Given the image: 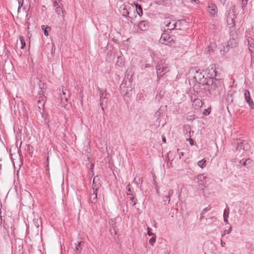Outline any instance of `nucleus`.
<instances>
[{
  "instance_id": "nucleus-51",
  "label": "nucleus",
  "mask_w": 254,
  "mask_h": 254,
  "mask_svg": "<svg viewBox=\"0 0 254 254\" xmlns=\"http://www.w3.org/2000/svg\"><path fill=\"white\" fill-rule=\"evenodd\" d=\"M179 153L180 158H181V156H183L184 155V153L183 152H181Z\"/></svg>"
},
{
  "instance_id": "nucleus-37",
  "label": "nucleus",
  "mask_w": 254,
  "mask_h": 254,
  "mask_svg": "<svg viewBox=\"0 0 254 254\" xmlns=\"http://www.w3.org/2000/svg\"><path fill=\"white\" fill-rule=\"evenodd\" d=\"M248 0H242V8L244 9L248 4Z\"/></svg>"
},
{
  "instance_id": "nucleus-27",
  "label": "nucleus",
  "mask_w": 254,
  "mask_h": 254,
  "mask_svg": "<svg viewBox=\"0 0 254 254\" xmlns=\"http://www.w3.org/2000/svg\"><path fill=\"white\" fill-rule=\"evenodd\" d=\"M136 10L139 16H141L142 15L143 12L142 7L140 4H137L136 5Z\"/></svg>"
},
{
  "instance_id": "nucleus-48",
  "label": "nucleus",
  "mask_w": 254,
  "mask_h": 254,
  "mask_svg": "<svg viewBox=\"0 0 254 254\" xmlns=\"http://www.w3.org/2000/svg\"><path fill=\"white\" fill-rule=\"evenodd\" d=\"M224 221L225 223H228V217H224Z\"/></svg>"
},
{
  "instance_id": "nucleus-24",
  "label": "nucleus",
  "mask_w": 254,
  "mask_h": 254,
  "mask_svg": "<svg viewBox=\"0 0 254 254\" xmlns=\"http://www.w3.org/2000/svg\"><path fill=\"white\" fill-rule=\"evenodd\" d=\"M237 43L235 39H233L230 40L228 43V46L231 48L235 47L237 46Z\"/></svg>"
},
{
  "instance_id": "nucleus-8",
  "label": "nucleus",
  "mask_w": 254,
  "mask_h": 254,
  "mask_svg": "<svg viewBox=\"0 0 254 254\" xmlns=\"http://www.w3.org/2000/svg\"><path fill=\"white\" fill-rule=\"evenodd\" d=\"M172 41V38L168 34L164 33L162 34L160 41L163 44L168 45Z\"/></svg>"
},
{
  "instance_id": "nucleus-57",
  "label": "nucleus",
  "mask_w": 254,
  "mask_h": 254,
  "mask_svg": "<svg viewBox=\"0 0 254 254\" xmlns=\"http://www.w3.org/2000/svg\"><path fill=\"white\" fill-rule=\"evenodd\" d=\"M1 169V165L0 164V170Z\"/></svg>"
},
{
  "instance_id": "nucleus-23",
  "label": "nucleus",
  "mask_w": 254,
  "mask_h": 254,
  "mask_svg": "<svg viewBox=\"0 0 254 254\" xmlns=\"http://www.w3.org/2000/svg\"><path fill=\"white\" fill-rule=\"evenodd\" d=\"M55 11L58 15H61L62 13V16L64 18V17L65 11L63 10L60 6H58L55 8Z\"/></svg>"
},
{
  "instance_id": "nucleus-16",
  "label": "nucleus",
  "mask_w": 254,
  "mask_h": 254,
  "mask_svg": "<svg viewBox=\"0 0 254 254\" xmlns=\"http://www.w3.org/2000/svg\"><path fill=\"white\" fill-rule=\"evenodd\" d=\"M77 243V244H75V251L76 254H80L82 251V246L84 245V242L82 241H78Z\"/></svg>"
},
{
  "instance_id": "nucleus-29",
  "label": "nucleus",
  "mask_w": 254,
  "mask_h": 254,
  "mask_svg": "<svg viewBox=\"0 0 254 254\" xmlns=\"http://www.w3.org/2000/svg\"><path fill=\"white\" fill-rule=\"evenodd\" d=\"M131 196L129 198V199L130 201H131V202L133 203L132 205L134 206L136 204V202L137 201V199L135 197L134 194L133 195H131Z\"/></svg>"
},
{
  "instance_id": "nucleus-3",
  "label": "nucleus",
  "mask_w": 254,
  "mask_h": 254,
  "mask_svg": "<svg viewBox=\"0 0 254 254\" xmlns=\"http://www.w3.org/2000/svg\"><path fill=\"white\" fill-rule=\"evenodd\" d=\"M180 23V22H176V20L171 19L170 18H166L163 24L164 25V28H167V30H172L176 28V24Z\"/></svg>"
},
{
  "instance_id": "nucleus-46",
  "label": "nucleus",
  "mask_w": 254,
  "mask_h": 254,
  "mask_svg": "<svg viewBox=\"0 0 254 254\" xmlns=\"http://www.w3.org/2000/svg\"><path fill=\"white\" fill-rule=\"evenodd\" d=\"M174 193V191L173 190H170L168 192V195L171 197V195H173Z\"/></svg>"
},
{
  "instance_id": "nucleus-59",
  "label": "nucleus",
  "mask_w": 254,
  "mask_h": 254,
  "mask_svg": "<svg viewBox=\"0 0 254 254\" xmlns=\"http://www.w3.org/2000/svg\"><path fill=\"white\" fill-rule=\"evenodd\" d=\"M178 152L179 153V149H177Z\"/></svg>"
},
{
  "instance_id": "nucleus-19",
  "label": "nucleus",
  "mask_w": 254,
  "mask_h": 254,
  "mask_svg": "<svg viewBox=\"0 0 254 254\" xmlns=\"http://www.w3.org/2000/svg\"><path fill=\"white\" fill-rule=\"evenodd\" d=\"M245 43H248V45L249 46V51L251 52H252V50L251 49V48H253L254 47V39L252 37H249L247 40V41H246Z\"/></svg>"
},
{
  "instance_id": "nucleus-49",
  "label": "nucleus",
  "mask_w": 254,
  "mask_h": 254,
  "mask_svg": "<svg viewBox=\"0 0 254 254\" xmlns=\"http://www.w3.org/2000/svg\"><path fill=\"white\" fill-rule=\"evenodd\" d=\"M204 214H202V212L201 211V214H200V219H203L204 217Z\"/></svg>"
},
{
  "instance_id": "nucleus-47",
  "label": "nucleus",
  "mask_w": 254,
  "mask_h": 254,
  "mask_svg": "<svg viewBox=\"0 0 254 254\" xmlns=\"http://www.w3.org/2000/svg\"><path fill=\"white\" fill-rule=\"evenodd\" d=\"M225 243L224 242H223L222 240H221V246L222 247H225Z\"/></svg>"
},
{
  "instance_id": "nucleus-44",
  "label": "nucleus",
  "mask_w": 254,
  "mask_h": 254,
  "mask_svg": "<svg viewBox=\"0 0 254 254\" xmlns=\"http://www.w3.org/2000/svg\"><path fill=\"white\" fill-rule=\"evenodd\" d=\"M210 108H208L207 109H205L203 112V114L204 115H208L210 113Z\"/></svg>"
},
{
  "instance_id": "nucleus-42",
  "label": "nucleus",
  "mask_w": 254,
  "mask_h": 254,
  "mask_svg": "<svg viewBox=\"0 0 254 254\" xmlns=\"http://www.w3.org/2000/svg\"><path fill=\"white\" fill-rule=\"evenodd\" d=\"M176 22H180V23H177V24H176V29H181L180 27H181V24H182V22H183V20H179L178 21H177Z\"/></svg>"
},
{
  "instance_id": "nucleus-2",
  "label": "nucleus",
  "mask_w": 254,
  "mask_h": 254,
  "mask_svg": "<svg viewBox=\"0 0 254 254\" xmlns=\"http://www.w3.org/2000/svg\"><path fill=\"white\" fill-rule=\"evenodd\" d=\"M156 69L157 77L159 79L170 70V67L168 66V64L165 63V61H163V60L160 61V64L156 65Z\"/></svg>"
},
{
  "instance_id": "nucleus-45",
  "label": "nucleus",
  "mask_w": 254,
  "mask_h": 254,
  "mask_svg": "<svg viewBox=\"0 0 254 254\" xmlns=\"http://www.w3.org/2000/svg\"><path fill=\"white\" fill-rule=\"evenodd\" d=\"M251 161L249 159L246 160L243 162V166H246L248 164L250 163Z\"/></svg>"
},
{
  "instance_id": "nucleus-54",
  "label": "nucleus",
  "mask_w": 254,
  "mask_h": 254,
  "mask_svg": "<svg viewBox=\"0 0 254 254\" xmlns=\"http://www.w3.org/2000/svg\"><path fill=\"white\" fill-rule=\"evenodd\" d=\"M110 231H111V232H114L115 234L116 233V230H115V228H113V229H111V230H110Z\"/></svg>"
},
{
  "instance_id": "nucleus-28",
  "label": "nucleus",
  "mask_w": 254,
  "mask_h": 254,
  "mask_svg": "<svg viewBox=\"0 0 254 254\" xmlns=\"http://www.w3.org/2000/svg\"><path fill=\"white\" fill-rule=\"evenodd\" d=\"M197 165L201 168H204L206 166V160L205 159H203L197 162Z\"/></svg>"
},
{
  "instance_id": "nucleus-50",
  "label": "nucleus",
  "mask_w": 254,
  "mask_h": 254,
  "mask_svg": "<svg viewBox=\"0 0 254 254\" xmlns=\"http://www.w3.org/2000/svg\"><path fill=\"white\" fill-rule=\"evenodd\" d=\"M162 141L163 142V143H166V138L165 137L162 136Z\"/></svg>"
},
{
  "instance_id": "nucleus-12",
  "label": "nucleus",
  "mask_w": 254,
  "mask_h": 254,
  "mask_svg": "<svg viewBox=\"0 0 254 254\" xmlns=\"http://www.w3.org/2000/svg\"><path fill=\"white\" fill-rule=\"evenodd\" d=\"M98 180L99 178L98 176L95 177L93 179L92 184V190L94 193L95 192H97L98 190L101 187L100 184L97 181Z\"/></svg>"
},
{
  "instance_id": "nucleus-1",
  "label": "nucleus",
  "mask_w": 254,
  "mask_h": 254,
  "mask_svg": "<svg viewBox=\"0 0 254 254\" xmlns=\"http://www.w3.org/2000/svg\"><path fill=\"white\" fill-rule=\"evenodd\" d=\"M204 85L205 89L208 90L210 94H216V90L220 86V81L216 78H208Z\"/></svg>"
},
{
  "instance_id": "nucleus-25",
  "label": "nucleus",
  "mask_w": 254,
  "mask_h": 254,
  "mask_svg": "<svg viewBox=\"0 0 254 254\" xmlns=\"http://www.w3.org/2000/svg\"><path fill=\"white\" fill-rule=\"evenodd\" d=\"M42 29L44 31V33L45 36L49 35L48 31L51 30V27L48 26L42 25L41 26Z\"/></svg>"
},
{
  "instance_id": "nucleus-43",
  "label": "nucleus",
  "mask_w": 254,
  "mask_h": 254,
  "mask_svg": "<svg viewBox=\"0 0 254 254\" xmlns=\"http://www.w3.org/2000/svg\"><path fill=\"white\" fill-rule=\"evenodd\" d=\"M60 1V0H57L54 2L53 5L55 8H56V7H58V6H60L59 3Z\"/></svg>"
},
{
  "instance_id": "nucleus-18",
  "label": "nucleus",
  "mask_w": 254,
  "mask_h": 254,
  "mask_svg": "<svg viewBox=\"0 0 254 254\" xmlns=\"http://www.w3.org/2000/svg\"><path fill=\"white\" fill-rule=\"evenodd\" d=\"M139 28L142 31H145L147 29L148 26L147 21H142L138 24Z\"/></svg>"
},
{
  "instance_id": "nucleus-52",
  "label": "nucleus",
  "mask_w": 254,
  "mask_h": 254,
  "mask_svg": "<svg viewBox=\"0 0 254 254\" xmlns=\"http://www.w3.org/2000/svg\"><path fill=\"white\" fill-rule=\"evenodd\" d=\"M192 2H194L196 3H198L199 1L198 0H190Z\"/></svg>"
},
{
  "instance_id": "nucleus-20",
  "label": "nucleus",
  "mask_w": 254,
  "mask_h": 254,
  "mask_svg": "<svg viewBox=\"0 0 254 254\" xmlns=\"http://www.w3.org/2000/svg\"><path fill=\"white\" fill-rule=\"evenodd\" d=\"M186 132H189V134H187V137H189V138L188 139H187V140H189L190 142V145H193L194 144V141L192 139L190 138L191 134H190V129L189 127H185Z\"/></svg>"
},
{
  "instance_id": "nucleus-10",
  "label": "nucleus",
  "mask_w": 254,
  "mask_h": 254,
  "mask_svg": "<svg viewBox=\"0 0 254 254\" xmlns=\"http://www.w3.org/2000/svg\"><path fill=\"white\" fill-rule=\"evenodd\" d=\"M41 221L38 217L34 218L33 220L32 226L33 229H35V232L38 234L39 231V227L41 225Z\"/></svg>"
},
{
  "instance_id": "nucleus-6",
  "label": "nucleus",
  "mask_w": 254,
  "mask_h": 254,
  "mask_svg": "<svg viewBox=\"0 0 254 254\" xmlns=\"http://www.w3.org/2000/svg\"><path fill=\"white\" fill-rule=\"evenodd\" d=\"M244 97L246 102L249 104L252 109H254V103L251 98L250 93L249 90H246L244 93Z\"/></svg>"
},
{
  "instance_id": "nucleus-31",
  "label": "nucleus",
  "mask_w": 254,
  "mask_h": 254,
  "mask_svg": "<svg viewBox=\"0 0 254 254\" xmlns=\"http://www.w3.org/2000/svg\"><path fill=\"white\" fill-rule=\"evenodd\" d=\"M19 40H20L21 44V47L20 48L21 49H23L25 46V42L24 38L22 36H20Z\"/></svg>"
},
{
  "instance_id": "nucleus-17",
  "label": "nucleus",
  "mask_w": 254,
  "mask_h": 254,
  "mask_svg": "<svg viewBox=\"0 0 254 254\" xmlns=\"http://www.w3.org/2000/svg\"><path fill=\"white\" fill-rule=\"evenodd\" d=\"M120 13L124 17H127L129 15V11L127 8L124 5L120 7Z\"/></svg>"
},
{
  "instance_id": "nucleus-7",
  "label": "nucleus",
  "mask_w": 254,
  "mask_h": 254,
  "mask_svg": "<svg viewBox=\"0 0 254 254\" xmlns=\"http://www.w3.org/2000/svg\"><path fill=\"white\" fill-rule=\"evenodd\" d=\"M194 78L197 82L203 85H204V84L208 79L207 78H204V75H202L201 72L198 71H196Z\"/></svg>"
},
{
  "instance_id": "nucleus-13",
  "label": "nucleus",
  "mask_w": 254,
  "mask_h": 254,
  "mask_svg": "<svg viewBox=\"0 0 254 254\" xmlns=\"http://www.w3.org/2000/svg\"><path fill=\"white\" fill-rule=\"evenodd\" d=\"M39 99L38 100L37 106L39 109H43L44 106L46 97L42 93H39Z\"/></svg>"
},
{
  "instance_id": "nucleus-41",
  "label": "nucleus",
  "mask_w": 254,
  "mask_h": 254,
  "mask_svg": "<svg viewBox=\"0 0 254 254\" xmlns=\"http://www.w3.org/2000/svg\"><path fill=\"white\" fill-rule=\"evenodd\" d=\"M163 201L166 202V201H168V204L169 203L170 201V196L169 195H166L163 197Z\"/></svg>"
},
{
  "instance_id": "nucleus-9",
  "label": "nucleus",
  "mask_w": 254,
  "mask_h": 254,
  "mask_svg": "<svg viewBox=\"0 0 254 254\" xmlns=\"http://www.w3.org/2000/svg\"><path fill=\"white\" fill-rule=\"evenodd\" d=\"M63 94L61 95L60 99L61 103L64 105H65V103L67 102L68 97H69V93L68 90L65 89L62 91Z\"/></svg>"
},
{
  "instance_id": "nucleus-35",
  "label": "nucleus",
  "mask_w": 254,
  "mask_h": 254,
  "mask_svg": "<svg viewBox=\"0 0 254 254\" xmlns=\"http://www.w3.org/2000/svg\"><path fill=\"white\" fill-rule=\"evenodd\" d=\"M155 241H156V236L154 235V236H153V237L149 240V242L151 245L153 246Z\"/></svg>"
},
{
  "instance_id": "nucleus-38",
  "label": "nucleus",
  "mask_w": 254,
  "mask_h": 254,
  "mask_svg": "<svg viewBox=\"0 0 254 254\" xmlns=\"http://www.w3.org/2000/svg\"><path fill=\"white\" fill-rule=\"evenodd\" d=\"M147 234L149 236H154V234L152 233V229L149 228V227H147Z\"/></svg>"
},
{
  "instance_id": "nucleus-15",
  "label": "nucleus",
  "mask_w": 254,
  "mask_h": 254,
  "mask_svg": "<svg viewBox=\"0 0 254 254\" xmlns=\"http://www.w3.org/2000/svg\"><path fill=\"white\" fill-rule=\"evenodd\" d=\"M202 105V102L199 99H194L193 101L192 106L195 109L200 108Z\"/></svg>"
},
{
  "instance_id": "nucleus-21",
  "label": "nucleus",
  "mask_w": 254,
  "mask_h": 254,
  "mask_svg": "<svg viewBox=\"0 0 254 254\" xmlns=\"http://www.w3.org/2000/svg\"><path fill=\"white\" fill-rule=\"evenodd\" d=\"M125 62L123 56H120L118 57L117 61L116 64L120 67H122L124 65Z\"/></svg>"
},
{
  "instance_id": "nucleus-39",
  "label": "nucleus",
  "mask_w": 254,
  "mask_h": 254,
  "mask_svg": "<svg viewBox=\"0 0 254 254\" xmlns=\"http://www.w3.org/2000/svg\"><path fill=\"white\" fill-rule=\"evenodd\" d=\"M211 206L210 205H208L207 207L204 208L202 210V214H204L207 211L210 210L211 209Z\"/></svg>"
},
{
  "instance_id": "nucleus-11",
  "label": "nucleus",
  "mask_w": 254,
  "mask_h": 254,
  "mask_svg": "<svg viewBox=\"0 0 254 254\" xmlns=\"http://www.w3.org/2000/svg\"><path fill=\"white\" fill-rule=\"evenodd\" d=\"M127 80H124L122 84L120 86V89L122 91V92L124 94L126 95L128 93L127 91L128 90H131V87H129L128 86H127Z\"/></svg>"
},
{
  "instance_id": "nucleus-30",
  "label": "nucleus",
  "mask_w": 254,
  "mask_h": 254,
  "mask_svg": "<svg viewBox=\"0 0 254 254\" xmlns=\"http://www.w3.org/2000/svg\"><path fill=\"white\" fill-rule=\"evenodd\" d=\"M244 149V145L243 142L238 143L237 150Z\"/></svg>"
},
{
  "instance_id": "nucleus-58",
  "label": "nucleus",
  "mask_w": 254,
  "mask_h": 254,
  "mask_svg": "<svg viewBox=\"0 0 254 254\" xmlns=\"http://www.w3.org/2000/svg\"><path fill=\"white\" fill-rule=\"evenodd\" d=\"M54 47V45H53L52 50H53V48Z\"/></svg>"
},
{
  "instance_id": "nucleus-22",
  "label": "nucleus",
  "mask_w": 254,
  "mask_h": 254,
  "mask_svg": "<svg viewBox=\"0 0 254 254\" xmlns=\"http://www.w3.org/2000/svg\"><path fill=\"white\" fill-rule=\"evenodd\" d=\"M97 192H95L94 193L93 192V193L91 194L90 197V201L93 203H95L97 201Z\"/></svg>"
},
{
  "instance_id": "nucleus-26",
  "label": "nucleus",
  "mask_w": 254,
  "mask_h": 254,
  "mask_svg": "<svg viewBox=\"0 0 254 254\" xmlns=\"http://www.w3.org/2000/svg\"><path fill=\"white\" fill-rule=\"evenodd\" d=\"M127 190V195H133V190L131 188V186L130 184H128L127 185L126 187Z\"/></svg>"
},
{
  "instance_id": "nucleus-4",
  "label": "nucleus",
  "mask_w": 254,
  "mask_h": 254,
  "mask_svg": "<svg viewBox=\"0 0 254 254\" xmlns=\"http://www.w3.org/2000/svg\"><path fill=\"white\" fill-rule=\"evenodd\" d=\"M99 90L100 91V104L102 110H104V107L106 106L108 101L107 97V94L105 93L106 91L100 89H99Z\"/></svg>"
},
{
  "instance_id": "nucleus-32",
  "label": "nucleus",
  "mask_w": 254,
  "mask_h": 254,
  "mask_svg": "<svg viewBox=\"0 0 254 254\" xmlns=\"http://www.w3.org/2000/svg\"><path fill=\"white\" fill-rule=\"evenodd\" d=\"M229 208H225L224 211L223 217H229Z\"/></svg>"
},
{
  "instance_id": "nucleus-40",
  "label": "nucleus",
  "mask_w": 254,
  "mask_h": 254,
  "mask_svg": "<svg viewBox=\"0 0 254 254\" xmlns=\"http://www.w3.org/2000/svg\"><path fill=\"white\" fill-rule=\"evenodd\" d=\"M232 227H230L228 230H225L224 233L222 235V237H223L226 234H230L232 231Z\"/></svg>"
},
{
  "instance_id": "nucleus-55",
  "label": "nucleus",
  "mask_w": 254,
  "mask_h": 254,
  "mask_svg": "<svg viewBox=\"0 0 254 254\" xmlns=\"http://www.w3.org/2000/svg\"><path fill=\"white\" fill-rule=\"evenodd\" d=\"M110 231H111V232H114L115 234L116 233V230H115V228H113V229H111V230H110Z\"/></svg>"
},
{
  "instance_id": "nucleus-33",
  "label": "nucleus",
  "mask_w": 254,
  "mask_h": 254,
  "mask_svg": "<svg viewBox=\"0 0 254 254\" xmlns=\"http://www.w3.org/2000/svg\"><path fill=\"white\" fill-rule=\"evenodd\" d=\"M18 3V12L19 11L20 8L22 7L24 0H17Z\"/></svg>"
},
{
  "instance_id": "nucleus-36",
  "label": "nucleus",
  "mask_w": 254,
  "mask_h": 254,
  "mask_svg": "<svg viewBox=\"0 0 254 254\" xmlns=\"http://www.w3.org/2000/svg\"><path fill=\"white\" fill-rule=\"evenodd\" d=\"M27 150L29 155H32L33 151V148L32 146L28 145L27 146Z\"/></svg>"
},
{
  "instance_id": "nucleus-56",
  "label": "nucleus",
  "mask_w": 254,
  "mask_h": 254,
  "mask_svg": "<svg viewBox=\"0 0 254 254\" xmlns=\"http://www.w3.org/2000/svg\"><path fill=\"white\" fill-rule=\"evenodd\" d=\"M136 178H134V180H133V182H134V183H135L137 184V182H136Z\"/></svg>"
},
{
  "instance_id": "nucleus-5",
  "label": "nucleus",
  "mask_w": 254,
  "mask_h": 254,
  "mask_svg": "<svg viewBox=\"0 0 254 254\" xmlns=\"http://www.w3.org/2000/svg\"><path fill=\"white\" fill-rule=\"evenodd\" d=\"M208 78H215L216 76V67L215 65L211 64L206 69Z\"/></svg>"
},
{
  "instance_id": "nucleus-14",
  "label": "nucleus",
  "mask_w": 254,
  "mask_h": 254,
  "mask_svg": "<svg viewBox=\"0 0 254 254\" xmlns=\"http://www.w3.org/2000/svg\"><path fill=\"white\" fill-rule=\"evenodd\" d=\"M208 11L212 15H214L217 12V7L214 3H211L208 6Z\"/></svg>"
},
{
  "instance_id": "nucleus-34",
  "label": "nucleus",
  "mask_w": 254,
  "mask_h": 254,
  "mask_svg": "<svg viewBox=\"0 0 254 254\" xmlns=\"http://www.w3.org/2000/svg\"><path fill=\"white\" fill-rule=\"evenodd\" d=\"M197 179L198 182H202L205 179V177L203 174L199 175L197 176Z\"/></svg>"
},
{
  "instance_id": "nucleus-53",
  "label": "nucleus",
  "mask_w": 254,
  "mask_h": 254,
  "mask_svg": "<svg viewBox=\"0 0 254 254\" xmlns=\"http://www.w3.org/2000/svg\"><path fill=\"white\" fill-rule=\"evenodd\" d=\"M49 156H48L47 157V166L48 167L49 166Z\"/></svg>"
}]
</instances>
